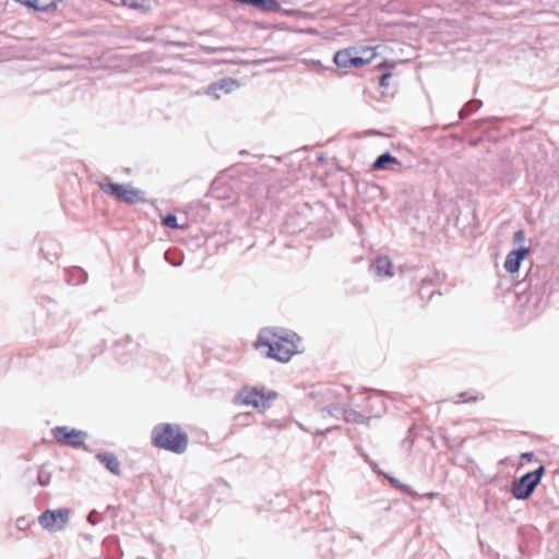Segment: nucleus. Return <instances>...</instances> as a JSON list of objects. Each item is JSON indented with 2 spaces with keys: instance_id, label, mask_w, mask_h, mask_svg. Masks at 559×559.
I'll return each mask as SVG.
<instances>
[{
  "instance_id": "1",
  "label": "nucleus",
  "mask_w": 559,
  "mask_h": 559,
  "mask_svg": "<svg viewBox=\"0 0 559 559\" xmlns=\"http://www.w3.org/2000/svg\"><path fill=\"white\" fill-rule=\"evenodd\" d=\"M299 336L290 331L261 332L255 347H267V356L281 362H287L299 352Z\"/></svg>"
},
{
  "instance_id": "2",
  "label": "nucleus",
  "mask_w": 559,
  "mask_h": 559,
  "mask_svg": "<svg viewBox=\"0 0 559 559\" xmlns=\"http://www.w3.org/2000/svg\"><path fill=\"white\" fill-rule=\"evenodd\" d=\"M152 444L162 450L182 454L189 443L188 435L177 424L162 423L152 429Z\"/></svg>"
},
{
  "instance_id": "3",
  "label": "nucleus",
  "mask_w": 559,
  "mask_h": 559,
  "mask_svg": "<svg viewBox=\"0 0 559 559\" xmlns=\"http://www.w3.org/2000/svg\"><path fill=\"white\" fill-rule=\"evenodd\" d=\"M99 189L111 197H115L119 201H122L127 204H135L143 200L141 197V191L134 189L130 185H119L110 181L109 177H105L103 180L98 182Z\"/></svg>"
},
{
  "instance_id": "4",
  "label": "nucleus",
  "mask_w": 559,
  "mask_h": 559,
  "mask_svg": "<svg viewBox=\"0 0 559 559\" xmlns=\"http://www.w3.org/2000/svg\"><path fill=\"white\" fill-rule=\"evenodd\" d=\"M544 473V466H539L537 469L526 473L519 479H515L511 487L513 497L518 500L527 499L534 492Z\"/></svg>"
},
{
  "instance_id": "5",
  "label": "nucleus",
  "mask_w": 559,
  "mask_h": 559,
  "mask_svg": "<svg viewBox=\"0 0 559 559\" xmlns=\"http://www.w3.org/2000/svg\"><path fill=\"white\" fill-rule=\"evenodd\" d=\"M275 392H269L265 394L262 390L257 388H245L236 397L237 404L252 405L259 409H266L270 407L272 400L276 397Z\"/></svg>"
},
{
  "instance_id": "6",
  "label": "nucleus",
  "mask_w": 559,
  "mask_h": 559,
  "mask_svg": "<svg viewBox=\"0 0 559 559\" xmlns=\"http://www.w3.org/2000/svg\"><path fill=\"white\" fill-rule=\"evenodd\" d=\"M70 519V510L66 508L56 509V510H46L44 511L39 518L38 523L40 526L48 532H59L62 531Z\"/></svg>"
},
{
  "instance_id": "7",
  "label": "nucleus",
  "mask_w": 559,
  "mask_h": 559,
  "mask_svg": "<svg viewBox=\"0 0 559 559\" xmlns=\"http://www.w3.org/2000/svg\"><path fill=\"white\" fill-rule=\"evenodd\" d=\"M55 440L63 445L79 448L84 443L87 433L83 430L69 428L67 426H58L51 430Z\"/></svg>"
},
{
  "instance_id": "8",
  "label": "nucleus",
  "mask_w": 559,
  "mask_h": 559,
  "mask_svg": "<svg viewBox=\"0 0 559 559\" xmlns=\"http://www.w3.org/2000/svg\"><path fill=\"white\" fill-rule=\"evenodd\" d=\"M333 62L341 69H358L364 67V60L358 59L355 46L336 51L333 57Z\"/></svg>"
},
{
  "instance_id": "9",
  "label": "nucleus",
  "mask_w": 559,
  "mask_h": 559,
  "mask_svg": "<svg viewBox=\"0 0 559 559\" xmlns=\"http://www.w3.org/2000/svg\"><path fill=\"white\" fill-rule=\"evenodd\" d=\"M372 170H391L394 173H401L404 167L402 163L395 158L391 153L385 152L377 157L371 166Z\"/></svg>"
},
{
  "instance_id": "10",
  "label": "nucleus",
  "mask_w": 559,
  "mask_h": 559,
  "mask_svg": "<svg viewBox=\"0 0 559 559\" xmlns=\"http://www.w3.org/2000/svg\"><path fill=\"white\" fill-rule=\"evenodd\" d=\"M530 253L528 248H519L510 251L504 261V269L507 272L513 274L519 271L522 260Z\"/></svg>"
},
{
  "instance_id": "11",
  "label": "nucleus",
  "mask_w": 559,
  "mask_h": 559,
  "mask_svg": "<svg viewBox=\"0 0 559 559\" xmlns=\"http://www.w3.org/2000/svg\"><path fill=\"white\" fill-rule=\"evenodd\" d=\"M238 84L233 79H223L218 82H214L209 86V94L213 95L214 98H219L218 91H223L224 93H230Z\"/></svg>"
},
{
  "instance_id": "12",
  "label": "nucleus",
  "mask_w": 559,
  "mask_h": 559,
  "mask_svg": "<svg viewBox=\"0 0 559 559\" xmlns=\"http://www.w3.org/2000/svg\"><path fill=\"white\" fill-rule=\"evenodd\" d=\"M96 459L112 474H120V463L114 453L100 452L96 454Z\"/></svg>"
},
{
  "instance_id": "13",
  "label": "nucleus",
  "mask_w": 559,
  "mask_h": 559,
  "mask_svg": "<svg viewBox=\"0 0 559 559\" xmlns=\"http://www.w3.org/2000/svg\"><path fill=\"white\" fill-rule=\"evenodd\" d=\"M371 269L374 270L376 274L379 276L391 277L393 275L392 272V262L389 257H379L376 259Z\"/></svg>"
},
{
  "instance_id": "14",
  "label": "nucleus",
  "mask_w": 559,
  "mask_h": 559,
  "mask_svg": "<svg viewBox=\"0 0 559 559\" xmlns=\"http://www.w3.org/2000/svg\"><path fill=\"white\" fill-rule=\"evenodd\" d=\"M251 4L267 13L281 10V4L276 0H251Z\"/></svg>"
},
{
  "instance_id": "15",
  "label": "nucleus",
  "mask_w": 559,
  "mask_h": 559,
  "mask_svg": "<svg viewBox=\"0 0 559 559\" xmlns=\"http://www.w3.org/2000/svg\"><path fill=\"white\" fill-rule=\"evenodd\" d=\"M358 59L364 60V66L369 64L377 56L376 48L369 46H355Z\"/></svg>"
},
{
  "instance_id": "16",
  "label": "nucleus",
  "mask_w": 559,
  "mask_h": 559,
  "mask_svg": "<svg viewBox=\"0 0 559 559\" xmlns=\"http://www.w3.org/2000/svg\"><path fill=\"white\" fill-rule=\"evenodd\" d=\"M341 412L347 423L365 424L368 419L365 415L352 408H342Z\"/></svg>"
},
{
  "instance_id": "17",
  "label": "nucleus",
  "mask_w": 559,
  "mask_h": 559,
  "mask_svg": "<svg viewBox=\"0 0 559 559\" xmlns=\"http://www.w3.org/2000/svg\"><path fill=\"white\" fill-rule=\"evenodd\" d=\"M481 105L478 100L467 103L460 111L461 118L466 117L471 111L477 109Z\"/></svg>"
},
{
  "instance_id": "18",
  "label": "nucleus",
  "mask_w": 559,
  "mask_h": 559,
  "mask_svg": "<svg viewBox=\"0 0 559 559\" xmlns=\"http://www.w3.org/2000/svg\"><path fill=\"white\" fill-rule=\"evenodd\" d=\"M163 225L173 229L181 228V226L177 222V216L174 214L166 215L163 218Z\"/></svg>"
},
{
  "instance_id": "19",
  "label": "nucleus",
  "mask_w": 559,
  "mask_h": 559,
  "mask_svg": "<svg viewBox=\"0 0 559 559\" xmlns=\"http://www.w3.org/2000/svg\"><path fill=\"white\" fill-rule=\"evenodd\" d=\"M385 478L397 489L403 490L406 493L411 492V487L408 485L402 484L397 478L385 475Z\"/></svg>"
},
{
  "instance_id": "20",
  "label": "nucleus",
  "mask_w": 559,
  "mask_h": 559,
  "mask_svg": "<svg viewBox=\"0 0 559 559\" xmlns=\"http://www.w3.org/2000/svg\"><path fill=\"white\" fill-rule=\"evenodd\" d=\"M122 3L129 8L138 9L143 7L145 0H121Z\"/></svg>"
},
{
  "instance_id": "21",
  "label": "nucleus",
  "mask_w": 559,
  "mask_h": 559,
  "mask_svg": "<svg viewBox=\"0 0 559 559\" xmlns=\"http://www.w3.org/2000/svg\"><path fill=\"white\" fill-rule=\"evenodd\" d=\"M392 78V73L391 72H384L381 74L380 76V85L384 88L389 87V84H390V79Z\"/></svg>"
},
{
  "instance_id": "22",
  "label": "nucleus",
  "mask_w": 559,
  "mask_h": 559,
  "mask_svg": "<svg viewBox=\"0 0 559 559\" xmlns=\"http://www.w3.org/2000/svg\"><path fill=\"white\" fill-rule=\"evenodd\" d=\"M50 481V476L47 474H44L43 472L38 473V484L40 486H47Z\"/></svg>"
},
{
  "instance_id": "23",
  "label": "nucleus",
  "mask_w": 559,
  "mask_h": 559,
  "mask_svg": "<svg viewBox=\"0 0 559 559\" xmlns=\"http://www.w3.org/2000/svg\"><path fill=\"white\" fill-rule=\"evenodd\" d=\"M87 521L92 524V525H96L98 522H99V514L98 512H96L95 510H93L88 516H87Z\"/></svg>"
},
{
  "instance_id": "24",
  "label": "nucleus",
  "mask_w": 559,
  "mask_h": 559,
  "mask_svg": "<svg viewBox=\"0 0 559 559\" xmlns=\"http://www.w3.org/2000/svg\"><path fill=\"white\" fill-rule=\"evenodd\" d=\"M525 238L524 231L522 229L514 233L513 240L514 242H521Z\"/></svg>"
},
{
  "instance_id": "25",
  "label": "nucleus",
  "mask_w": 559,
  "mask_h": 559,
  "mask_svg": "<svg viewBox=\"0 0 559 559\" xmlns=\"http://www.w3.org/2000/svg\"><path fill=\"white\" fill-rule=\"evenodd\" d=\"M341 409L338 407H332V408H328V413L330 415H334V412H340ZM323 412H326V408H323Z\"/></svg>"
},
{
  "instance_id": "26",
  "label": "nucleus",
  "mask_w": 559,
  "mask_h": 559,
  "mask_svg": "<svg viewBox=\"0 0 559 559\" xmlns=\"http://www.w3.org/2000/svg\"><path fill=\"white\" fill-rule=\"evenodd\" d=\"M532 456H533V453H523V454H522V457H523V459H527V460H531V459H532Z\"/></svg>"
},
{
  "instance_id": "27",
  "label": "nucleus",
  "mask_w": 559,
  "mask_h": 559,
  "mask_svg": "<svg viewBox=\"0 0 559 559\" xmlns=\"http://www.w3.org/2000/svg\"><path fill=\"white\" fill-rule=\"evenodd\" d=\"M478 400L476 396L474 397H469V399H464L463 402H468V401H476Z\"/></svg>"
},
{
  "instance_id": "28",
  "label": "nucleus",
  "mask_w": 559,
  "mask_h": 559,
  "mask_svg": "<svg viewBox=\"0 0 559 559\" xmlns=\"http://www.w3.org/2000/svg\"><path fill=\"white\" fill-rule=\"evenodd\" d=\"M460 397L464 399L465 397V393H461Z\"/></svg>"
}]
</instances>
